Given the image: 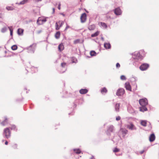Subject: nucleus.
<instances>
[{
	"instance_id": "29",
	"label": "nucleus",
	"mask_w": 159,
	"mask_h": 159,
	"mask_svg": "<svg viewBox=\"0 0 159 159\" xmlns=\"http://www.w3.org/2000/svg\"><path fill=\"white\" fill-rule=\"evenodd\" d=\"M6 9L8 10H13L14 9V7H12L8 6L6 7Z\"/></svg>"
},
{
	"instance_id": "42",
	"label": "nucleus",
	"mask_w": 159,
	"mask_h": 159,
	"mask_svg": "<svg viewBox=\"0 0 159 159\" xmlns=\"http://www.w3.org/2000/svg\"><path fill=\"white\" fill-rule=\"evenodd\" d=\"M116 66L117 68H119L120 67V65L119 63H117L116 65Z\"/></svg>"
},
{
	"instance_id": "14",
	"label": "nucleus",
	"mask_w": 159,
	"mask_h": 159,
	"mask_svg": "<svg viewBox=\"0 0 159 159\" xmlns=\"http://www.w3.org/2000/svg\"><path fill=\"white\" fill-rule=\"evenodd\" d=\"M64 46L63 43L60 44L58 47V48L59 51L61 52L64 49Z\"/></svg>"
},
{
	"instance_id": "8",
	"label": "nucleus",
	"mask_w": 159,
	"mask_h": 159,
	"mask_svg": "<svg viewBox=\"0 0 159 159\" xmlns=\"http://www.w3.org/2000/svg\"><path fill=\"white\" fill-rule=\"evenodd\" d=\"M125 87L126 90L131 91V88L129 82H127L125 83Z\"/></svg>"
},
{
	"instance_id": "22",
	"label": "nucleus",
	"mask_w": 159,
	"mask_h": 159,
	"mask_svg": "<svg viewBox=\"0 0 159 159\" xmlns=\"http://www.w3.org/2000/svg\"><path fill=\"white\" fill-rule=\"evenodd\" d=\"M104 47L106 48H111V45L109 43H105L104 44Z\"/></svg>"
},
{
	"instance_id": "32",
	"label": "nucleus",
	"mask_w": 159,
	"mask_h": 159,
	"mask_svg": "<svg viewBox=\"0 0 159 159\" xmlns=\"http://www.w3.org/2000/svg\"><path fill=\"white\" fill-rule=\"evenodd\" d=\"M11 49L13 50L17 49V47L16 45H13L11 47Z\"/></svg>"
},
{
	"instance_id": "33",
	"label": "nucleus",
	"mask_w": 159,
	"mask_h": 159,
	"mask_svg": "<svg viewBox=\"0 0 159 159\" xmlns=\"http://www.w3.org/2000/svg\"><path fill=\"white\" fill-rule=\"evenodd\" d=\"M28 1V0H23L20 2V4H24L27 2Z\"/></svg>"
},
{
	"instance_id": "18",
	"label": "nucleus",
	"mask_w": 159,
	"mask_h": 159,
	"mask_svg": "<svg viewBox=\"0 0 159 159\" xmlns=\"http://www.w3.org/2000/svg\"><path fill=\"white\" fill-rule=\"evenodd\" d=\"M100 24L101 26L104 28L106 29L107 27V25L105 23L101 22Z\"/></svg>"
},
{
	"instance_id": "24",
	"label": "nucleus",
	"mask_w": 159,
	"mask_h": 159,
	"mask_svg": "<svg viewBox=\"0 0 159 159\" xmlns=\"http://www.w3.org/2000/svg\"><path fill=\"white\" fill-rule=\"evenodd\" d=\"M107 91V89L105 87H104L102 88L101 90V92L102 93H106Z\"/></svg>"
},
{
	"instance_id": "23",
	"label": "nucleus",
	"mask_w": 159,
	"mask_h": 159,
	"mask_svg": "<svg viewBox=\"0 0 159 159\" xmlns=\"http://www.w3.org/2000/svg\"><path fill=\"white\" fill-rule=\"evenodd\" d=\"M73 151L75 153L77 154H80L81 152L80 150L79 149H74Z\"/></svg>"
},
{
	"instance_id": "38",
	"label": "nucleus",
	"mask_w": 159,
	"mask_h": 159,
	"mask_svg": "<svg viewBox=\"0 0 159 159\" xmlns=\"http://www.w3.org/2000/svg\"><path fill=\"white\" fill-rule=\"evenodd\" d=\"M10 129V130H12V129H16V127L15 125H12L11 127L9 128Z\"/></svg>"
},
{
	"instance_id": "41",
	"label": "nucleus",
	"mask_w": 159,
	"mask_h": 159,
	"mask_svg": "<svg viewBox=\"0 0 159 159\" xmlns=\"http://www.w3.org/2000/svg\"><path fill=\"white\" fill-rule=\"evenodd\" d=\"M121 118L120 116H117L116 118V120L117 121L119 120H120Z\"/></svg>"
},
{
	"instance_id": "37",
	"label": "nucleus",
	"mask_w": 159,
	"mask_h": 159,
	"mask_svg": "<svg viewBox=\"0 0 159 159\" xmlns=\"http://www.w3.org/2000/svg\"><path fill=\"white\" fill-rule=\"evenodd\" d=\"M66 66V63L65 62H63L61 64V66L62 67H64Z\"/></svg>"
},
{
	"instance_id": "15",
	"label": "nucleus",
	"mask_w": 159,
	"mask_h": 159,
	"mask_svg": "<svg viewBox=\"0 0 159 159\" xmlns=\"http://www.w3.org/2000/svg\"><path fill=\"white\" fill-rule=\"evenodd\" d=\"M88 92V90L86 89H82L80 90V93L81 94H86Z\"/></svg>"
},
{
	"instance_id": "16",
	"label": "nucleus",
	"mask_w": 159,
	"mask_h": 159,
	"mask_svg": "<svg viewBox=\"0 0 159 159\" xmlns=\"http://www.w3.org/2000/svg\"><path fill=\"white\" fill-rule=\"evenodd\" d=\"M120 109V104L119 103H116L115 106V109L116 112H118Z\"/></svg>"
},
{
	"instance_id": "51",
	"label": "nucleus",
	"mask_w": 159,
	"mask_h": 159,
	"mask_svg": "<svg viewBox=\"0 0 159 159\" xmlns=\"http://www.w3.org/2000/svg\"><path fill=\"white\" fill-rule=\"evenodd\" d=\"M42 32V30H40L39 31H38V33H41V32Z\"/></svg>"
},
{
	"instance_id": "46",
	"label": "nucleus",
	"mask_w": 159,
	"mask_h": 159,
	"mask_svg": "<svg viewBox=\"0 0 159 159\" xmlns=\"http://www.w3.org/2000/svg\"><path fill=\"white\" fill-rule=\"evenodd\" d=\"M70 28L69 26V25H67L66 26V28L65 29V30H67L68 28Z\"/></svg>"
},
{
	"instance_id": "48",
	"label": "nucleus",
	"mask_w": 159,
	"mask_h": 159,
	"mask_svg": "<svg viewBox=\"0 0 159 159\" xmlns=\"http://www.w3.org/2000/svg\"><path fill=\"white\" fill-rule=\"evenodd\" d=\"M5 145H7L8 144V142L7 141H6L5 142Z\"/></svg>"
},
{
	"instance_id": "12",
	"label": "nucleus",
	"mask_w": 159,
	"mask_h": 159,
	"mask_svg": "<svg viewBox=\"0 0 159 159\" xmlns=\"http://www.w3.org/2000/svg\"><path fill=\"white\" fill-rule=\"evenodd\" d=\"M155 139V136L154 134H152L150 135L149 137V140L150 142H153Z\"/></svg>"
},
{
	"instance_id": "11",
	"label": "nucleus",
	"mask_w": 159,
	"mask_h": 159,
	"mask_svg": "<svg viewBox=\"0 0 159 159\" xmlns=\"http://www.w3.org/2000/svg\"><path fill=\"white\" fill-rule=\"evenodd\" d=\"M120 131L122 133L123 137H124L125 135L128 133V130L125 129H120Z\"/></svg>"
},
{
	"instance_id": "35",
	"label": "nucleus",
	"mask_w": 159,
	"mask_h": 159,
	"mask_svg": "<svg viewBox=\"0 0 159 159\" xmlns=\"http://www.w3.org/2000/svg\"><path fill=\"white\" fill-rule=\"evenodd\" d=\"M120 151V149L117 148H115L113 150V152H118Z\"/></svg>"
},
{
	"instance_id": "39",
	"label": "nucleus",
	"mask_w": 159,
	"mask_h": 159,
	"mask_svg": "<svg viewBox=\"0 0 159 159\" xmlns=\"http://www.w3.org/2000/svg\"><path fill=\"white\" fill-rule=\"evenodd\" d=\"M80 42V40L79 39H76V40H75L74 42V44H77V43H79Z\"/></svg>"
},
{
	"instance_id": "28",
	"label": "nucleus",
	"mask_w": 159,
	"mask_h": 159,
	"mask_svg": "<svg viewBox=\"0 0 159 159\" xmlns=\"http://www.w3.org/2000/svg\"><path fill=\"white\" fill-rule=\"evenodd\" d=\"M23 30L21 29H19L18 30V34L19 35L23 33Z\"/></svg>"
},
{
	"instance_id": "47",
	"label": "nucleus",
	"mask_w": 159,
	"mask_h": 159,
	"mask_svg": "<svg viewBox=\"0 0 159 159\" xmlns=\"http://www.w3.org/2000/svg\"><path fill=\"white\" fill-rule=\"evenodd\" d=\"M42 0H34V1L36 2L39 1H41Z\"/></svg>"
},
{
	"instance_id": "10",
	"label": "nucleus",
	"mask_w": 159,
	"mask_h": 159,
	"mask_svg": "<svg viewBox=\"0 0 159 159\" xmlns=\"http://www.w3.org/2000/svg\"><path fill=\"white\" fill-rule=\"evenodd\" d=\"M8 121V119L7 117H5L4 118L3 120L1 122V124L4 126L7 124Z\"/></svg>"
},
{
	"instance_id": "6",
	"label": "nucleus",
	"mask_w": 159,
	"mask_h": 159,
	"mask_svg": "<svg viewBox=\"0 0 159 159\" xmlns=\"http://www.w3.org/2000/svg\"><path fill=\"white\" fill-rule=\"evenodd\" d=\"M87 15L85 13H83L80 16V20L81 23H83L85 22L86 20Z\"/></svg>"
},
{
	"instance_id": "7",
	"label": "nucleus",
	"mask_w": 159,
	"mask_h": 159,
	"mask_svg": "<svg viewBox=\"0 0 159 159\" xmlns=\"http://www.w3.org/2000/svg\"><path fill=\"white\" fill-rule=\"evenodd\" d=\"M127 128L131 130L136 129V128L132 123H129V124L127 125Z\"/></svg>"
},
{
	"instance_id": "21",
	"label": "nucleus",
	"mask_w": 159,
	"mask_h": 159,
	"mask_svg": "<svg viewBox=\"0 0 159 159\" xmlns=\"http://www.w3.org/2000/svg\"><path fill=\"white\" fill-rule=\"evenodd\" d=\"M95 25H90L88 27V29L89 30H93L95 29Z\"/></svg>"
},
{
	"instance_id": "9",
	"label": "nucleus",
	"mask_w": 159,
	"mask_h": 159,
	"mask_svg": "<svg viewBox=\"0 0 159 159\" xmlns=\"http://www.w3.org/2000/svg\"><path fill=\"white\" fill-rule=\"evenodd\" d=\"M114 13L117 15H119L121 13V11L119 8H117L115 9Z\"/></svg>"
},
{
	"instance_id": "26",
	"label": "nucleus",
	"mask_w": 159,
	"mask_h": 159,
	"mask_svg": "<svg viewBox=\"0 0 159 159\" xmlns=\"http://www.w3.org/2000/svg\"><path fill=\"white\" fill-rule=\"evenodd\" d=\"M141 124L144 126H146L147 124L146 121L145 120H142L141 122Z\"/></svg>"
},
{
	"instance_id": "27",
	"label": "nucleus",
	"mask_w": 159,
	"mask_h": 159,
	"mask_svg": "<svg viewBox=\"0 0 159 159\" xmlns=\"http://www.w3.org/2000/svg\"><path fill=\"white\" fill-rule=\"evenodd\" d=\"M57 22L58 23V24L59 25L60 27H61L64 24L63 21L62 20H60L58 22Z\"/></svg>"
},
{
	"instance_id": "50",
	"label": "nucleus",
	"mask_w": 159,
	"mask_h": 159,
	"mask_svg": "<svg viewBox=\"0 0 159 159\" xmlns=\"http://www.w3.org/2000/svg\"><path fill=\"white\" fill-rule=\"evenodd\" d=\"M52 10H53V12L54 13V12H55V9H54V8H52Z\"/></svg>"
},
{
	"instance_id": "13",
	"label": "nucleus",
	"mask_w": 159,
	"mask_h": 159,
	"mask_svg": "<svg viewBox=\"0 0 159 159\" xmlns=\"http://www.w3.org/2000/svg\"><path fill=\"white\" fill-rule=\"evenodd\" d=\"M36 46V44L35 43L33 44L32 45H31L30 47L28 48V49L29 50H31V48H33L34 49V51H33V52H34V50Z\"/></svg>"
},
{
	"instance_id": "44",
	"label": "nucleus",
	"mask_w": 159,
	"mask_h": 159,
	"mask_svg": "<svg viewBox=\"0 0 159 159\" xmlns=\"http://www.w3.org/2000/svg\"><path fill=\"white\" fill-rule=\"evenodd\" d=\"M61 4L60 3H59L58 5V9L60 10L61 9Z\"/></svg>"
},
{
	"instance_id": "49",
	"label": "nucleus",
	"mask_w": 159,
	"mask_h": 159,
	"mask_svg": "<svg viewBox=\"0 0 159 159\" xmlns=\"http://www.w3.org/2000/svg\"><path fill=\"white\" fill-rule=\"evenodd\" d=\"M144 152V150H143V151H141L140 152V153L141 154H143Z\"/></svg>"
},
{
	"instance_id": "5",
	"label": "nucleus",
	"mask_w": 159,
	"mask_h": 159,
	"mask_svg": "<svg viewBox=\"0 0 159 159\" xmlns=\"http://www.w3.org/2000/svg\"><path fill=\"white\" fill-rule=\"evenodd\" d=\"M125 90L123 89H119L117 91L116 94L118 96L122 95L125 93Z\"/></svg>"
},
{
	"instance_id": "17",
	"label": "nucleus",
	"mask_w": 159,
	"mask_h": 159,
	"mask_svg": "<svg viewBox=\"0 0 159 159\" xmlns=\"http://www.w3.org/2000/svg\"><path fill=\"white\" fill-rule=\"evenodd\" d=\"M114 130V127L113 125H110L108 128V130L110 132H112Z\"/></svg>"
},
{
	"instance_id": "43",
	"label": "nucleus",
	"mask_w": 159,
	"mask_h": 159,
	"mask_svg": "<svg viewBox=\"0 0 159 159\" xmlns=\"http://www.w3.org/2000/svg\"><path fill=\"white\" fill-rule=\"evenodd\" d=\"M10 34L11 36H12V33H13V30L11 29H10Z\"/></svg>"
},
{
	"instance_id": "4",
	"label": "nucleus",
	"mask_w": 159,
	"mask_h": 159,
	"mask_svg": "<svg viewBox=\"0 0 159 159\" xmlns=\"http://www.w3.org/2000/svg\"><path fill=\"white\" fill-rule=\"evenodd\" d=\"M149 66V65L147 63H144L140 66V69L141 70H147Z\"/></svg>"
},
{
	"instance_id": "3",
	"label": "nucleus",
	"mask_w": 159,
	"mask_h": 159,
	"mask_svg": "<svg viewBox=\"0 0 159 159\" xmlns=\"http://www.w3.org/2000/svg\"><path fill=\"white\" fill-rule=\"evenodd\" d=\"M139 102L142 106H145L148 104L147 100L146 98L140 99L139 101Z\"/></svg>"
},
{
	"instance_id": "36",
	"label": "nucleus",
	"mask_w": 159,
	"mask_h": 159,
	"mask_svg": "<svg viewBox=\"0 0 159 159\" xmlns=\"http://www.w3.org/2000/svg\"><path fill=\"white\" fill-rule=\"evenodd\" d=\"M72 63H76L77 61V60L75 58L72 57L71 60Z\"/></svg>"
},
{
	"instance_id": "20",
	"label": "nucleus",
	"mask_w": 159,
	"mask_h": 159,
	"mask_svg": "<svg viewBox=\"0 0 159 159\" xmlns=\"http://www.w3.org/2000/svg\"><path fill=\"white\" fill-rule=\"evenodd\" d=\"M147 110V108L145 106H142L140 107V111H141L143 112Z\"/></svg>"
},
{
	"instance_id": "30",
	"label": "nucleus",
	"mask_w": 159,
	"mask_h": 159,
	"mask_svg": "<svg viewBox=\"0 0 159 159\" xmlns=\"http://www.w3.org/2000/svg\"><path fill=\"white\" fill-rule=\"evenodd\" d=\"M90 54L91 56H94L96 55V53L94 51H92L90 52Z\"/></svg>"
},
{
	"instance_id": "25",
	"label": "nucleus",
	"mask_w": 159,
	"mask_h": 159,
	"mask_svg": "<svg viewBox=\"0 0 159 159\" xmlns=\"http://www.w3.org/2000/svg\"><path fill=\"white\" fill-rule=\"evenodd\" d=\"M60 33L59 31L57 32L55 34V37L57 39H59L60 38Z\"/></svg>"
},
{
	"instance_id": "40",
	"label": "nucleus",
	"mask_w": 159,
	"mask_h": 159,
	"mask_svg": "<svg viewBox=\"0 0 159 159\" xmlns=\"http://www.w3.org/2000/svg\"><path fill=\"white\" fill-rule=\"evenodd\" d=\"M120 79L122 80H126V77L123 75H121L120 76Z\"/></svg>"
},
{
	"instance_id": "1",
	"label": "nucleus",
	"mask_w": 159,
	"mask_h": 159,
	"mask_svg": "<svg viewBox=\"0 0 159 159\" xmlns=\"http://www.w3.org/2000/svg\"><path fill=\"white\" fill-rule=\"evenodd\" d=\"M3 134V135L6 138H9L11 136V134L9 128H5L4 129Z\"/></svg>"
},
{
	"instance_id": "45",
	"label": "nucleus",
	"mask_w": 159,
	"mask_h": 159,
	"mask_svg": "<svg viewBox=\"0 0 159 159\" xmlns=\"http://www.w3.org/2000/svg\"><path fill=\"white\" fill-rule=\"evenodd\" d=\"M6 31V29L5 28H2V32H4Z\"/></svg>"
},
{
	"instance_id": "19",
	"label": "nucleus",
	"mask_w": 159,
	"mask_h": 159,
	"mask_svg": "<svg viewBox=\"0 0 159 159\" xmlns=\"http://www.w3.org/2000/svg\"><path fill=\"white\" fill-rule=\"evenodd\" d=\"M100 33V32L99 31H97L94 34H92L91 35V36L92 37H94L98 36Z\"/></svg>"
},
{
	"instance_id": "31",
	"label": "nucleus",
	"mask_w": 159,
	"mask_h": 159,
	"mask_svg": "<svg viewBox=\"0 0 159 159\" xmlns=\"http://www.w3.org/2000/svg\"><path fill=\"white\" fill-rule=\"evenodd\" d=\"M12 148L14 149H18V146L16 144H13L12 146Z\"/></svg>"
},
{
	"instance_id": "2",
	"label": "nucleus",
	"mask_w": 159,
	"mask_h": 159,
	"mask_svg": "<svg viewBox=\"0 0 159 159\" xmlns=\"http://www.w3.org/2000/svg\"><path fill=\"white\" fill-rule=\"evenodd\" d=\"M47 21V18L44 17H39L37 20V23L38 25L43 24Z\"/></svg>"
},
{
	"instance_id": "34",
	"label": "nucleus",
	"mask_w": 159,
	"mask_h": 159,
	"mask_svg": "<svg viewBox=\"0 0 159 159\" xmlns=\"http://www.w3.org/2000/svg\"><path fill=\"white\" fill-rule=\"evenodd\" d=\"M60 27L59 25L58 24V23L56 22V30H58L60 29Z\"/></svg>"
}]
</instances>
